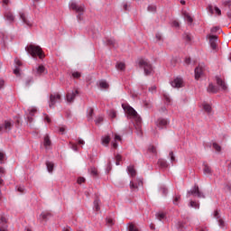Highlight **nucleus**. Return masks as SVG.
I'll list each match as a JSON object with an SVG mask.
<instances>
[{
    "instance_id": "nucleus-1",
    "label": "nucleus",
    "mask_w": 231,
    "mask_h": 231,
    "mask_svg": "<svg viewBox=\"0 0 231 231\" xmlns=\"http://www.w3.org/2000/svg\"><path fill=\"white\" fill-rule=\"evenodd\" d=\"M122 107H123L124 111H125V113H127L129 115L130 118H132V120H134V122H135V124L137 125V129H140V125L142 124V117H140V116H138V113L136 112V110H134V108H133L129 105L123 104Z\"/></svg>"
},
{
    "instance_id": "nucleus-2",
    "label": "nucleus",
    "mask_w": 231,
    "mask_h": 231,
    "mask_svg": "<svg viewBox=\"0 0 231 231\" xmlns=\"http://www.w3.org/2000/svg\"><path fill=\"white\" fill-rule=\"evenodd\" d=\"M25 50L29 55L33 57V59H35V57H39V59H44V52L39 45L30 44L25 47Z\"/></svg>"
},
{
    "instance_id": "nucleus-3",
    "label": "nucleus",
    "mask_w": 231,
    "mask_h": 231,
    "mask_svg": "<svg viewBox=\"0 0 231 231\" xmlns=\"http://www.w3.org/2000/svg\"><path fill=\"white\" fill-rule=\"evenodd\" d=\"M69 7L70 10H73L78 14L77 19L78 21H82V15H84V12H86V6L84 5H78L75 1H70L69 4Z\"/></svg>"
},
{
    "instance_id": "nucleus-4",
    "label": "nucleus",
    "mask_w": 231,
    "mask_h": 231,
    "mask_svg": "<svg viewBox=\"0 0 231 231\" xmlns=\"http://www.w3.org/2000/svg\"><path fill=\"white\" fill-rule=\"evenodd\" d=\"M139 66L143 69L144 75H146V77L152 73V64H151V61H149V60L141 59L139 60Z\"/></svg>"
},
{
    "instance_id": "nucleus-5",
    "label": "nucleus",
    "mask_w": 231,
    "mask_h": 231,
    "mask_svg": "<svg viewBox=\"0 0 231 231\" xmlns=\"http://www.w3.org/2000/svg\"><path fill=\"white\" fill-rule=\"evenodd\" d=\"M190 195L198 196L199 198H205V194H203V192L199 191V186H194L193 189H191L189 191H188L186 198H190Z\"/></svg>"
},
{
    "instance_id": "nucleus-6",
    "label": "nucleus",
    "mask_w": 231,
    "mask_h": 231,
    "mask_svg": "<svg viewBox=\"0 0 231 231\" xmlns=\"http://www.w3.org/2000/svg\"><path fill=\"white\" fill-rule=\"evenodd\" d=\"M207 39L209 41L211 50H217V35L208 34Z\"/></svg>"
},
{
    "instance_id": "nucleus-7",
    "label": "nucleus",
    "mask_w": 231,
    "mask_h": 231,
    "mask_svg": "<svg viewBox=\"0 0 231 231\" xmlns=\"http://www.w3.org/2000/svg\"><path fill=\"white\" fill-rule=\"evenodd\" d=\"M143 185L142 179H134L130 181V189L132 192H136L138 190V188Z\"/></svg>"
},
{
    "instance_id": "nucleus-8",
    "label": "nucleus",
    "mask_w": 231,
    "mask_h": 231,
    "mask_svg": "<svg viewBox=\"0 0 231 231\" xmlns=\"http://www.w3.org/2000/svg\"><path fill=\"white\" fill-rule=\"evenodd\" d=\"M12 127H14V122L13 121H5L3 125H0V133L5 129V133H8L12 131Z\"/></svg>"
},
{
    "instance_id": "nucleus-9",
    "label": "nucleus",
    "mask_w": 231,
    "mask_h": 231,
    "mask_svg": "<svg viewBox=\"0 0 231 231\" xmlns=\"http://www.w3.org/2000/svg\"><path fill=\"white\" fill-rule=\"evenodd\" d=\"M57 102H60V94H51L50 97L49 107H53Z\"/></svg>"
},
{
    "instance_id": "nucleus-10",
    "label": "nucleus",
    "mask_w": 231,
    "mask_h": 231,
    "mask_svg": "<svg viewBox=\"0 0 231 231\" xmlns=\"http://www.w3.org/2000/svg\"><path fill=\"white\" fill-rule=\"evenodd\" d=\"M51 217V212L50 211H43L42 212V214L39 216V221H41V223H46V221H48V219H50Z\"/></svg>"
},
{
    "instance_id": "nucleus-11",
    "label": "nucleus",
    "mask_w": 231,
    "mask_h": 231,
    "mask_svg": "<svg viewBox=\"0 0 231 231\" xmlns=\"http://www.w3.org/2000/svg\"><path fill=\"white\" fill-rule=\"evenodd\" d=\"M77 95H79V90L68 92L66 96L67 102H69V104L74 102Z\"/></svg>"
},
{
    "instance_id": "nucleus-12",
    "label": "nucleus",
    "mask_w": 231,
    "mask_h": 231,
    "mask_svg": "<svg viewBox=\"0 0 231 231\" xmlns=\"http://www.w3.org/2000/svg\"><path fill=\"white\" fill-rule=\"evenodd\" d=\"M171 88H183V79L176 78L170 82Z\"/></svg>"
},
{
    "instance_id": "nucleus-13",
    "label": "nucleus",
    "mask_w": 231,
    "mask_h": 231,
    "mask_svg": "<svg viewBox=\"0 0 231 231\" xmlns=\"http://www.w3.org/2000/svg\"><path fill=\"white\" fill-rule=\"evenodd\" d=\"M167 125H169V121L167 119L164 118H159L156 121V126L159 129H165V127H167Z\"/></svg>"
},
{
    "instance_id": "nucleus-14",
    "label": "nucleus",
    "mask_w": 231,
    "mask_h": 231,
    "mask_svg": "<svg viewBox=\"0 0 231 231\" xmlns=\"http://www.w3.org/2000/svg\"><path fill=\"white\" fill-rule=\"evenodd\" d=\"M14 63L15 69H14V73L16 77H19V75H21V66H23V62L19 59H15Z\"/></svg>"
},
{
    "instance_id": "nucleus-15",
    "label": "nucleus",
    "mask_w": 231,
    "mask_h": 231,
    "mask_svg": "<svg viewBox=\"0 0 231 231\" xmlns=\"http://www.w3.org/2000/svg\"><path fill=\"white\" fill-rule=\"evenodd\" d=\"M20 19L23 23V24H26V26H32L33 23L30 20H28V16L24 13H20Z\"/></svg>"
},
{
    "instance_id": "nucleus-16",
    "label": "nucleus",
    "mask_w": 231,
    "mask_h": 231,
    "mask_svg": "<svg viewBox=\"0 0 231 231\" xmlns=\"http://www.w3.org/2000/svg\"><path fill=\"white\" fill-rule=\"evenodd\" d=\"M27 115V120L29 122V124H32V122H33V116L35 115V113H37V108H31L29 110H27L26 112Z\"/></svg>"
},
{
    "instance_id": "nucleus-17",
    "label": "nucleus",
    "mask_w": 231,
    "mask_h": 231,
    "mask_svg": "<svg viewBox=\"0 0 231 231\" xmlns=\"http://www.w3.org/2000/svg\"><path fill=\"white\" fill-rule=\"evenodd\" d=\"M208 11L211 14H214V11H215V14H217V15H221V9H219V7H217V6H214L212 5H209L208 6Z\"/></svg>"
},
{
    "instance_id": "nucleus-18",
    "label": "nucleus",
    "mask_w": 231,
    "mask_h": 231,
    "mask_svg": "<svg viewBox=\"0 0 231 231\" xmlns=\"http://www.w3.org/2000/svg\"><path fill=\"white\" fill-rule=\"evenodd\" d=\"M48 73V70H46V68L44 66L40 65L36 68V71L34 75L41 76V75H46Z\"/></svg>"
},
{
    "instance_id": "nucleus-19",
    "label": "nucleus",
    "mask_w": 231,
    "mask_h": 231,
    "mask_svg": "<svg viewBox=\"0 0 231 231\" xmlns=\"http://www.w3.org/2000/svg\"><path fill=\"white\" fill-rule=\"evenodd\" d=\"M203 77V67L199 66L195 69V79L196 80H199Z\"/></svg>"
},
{
    "instance_id": "nucleus-20",
    "label": "nucleus",
    "mask_w": 231,
    "mask_h": 231,
    "mask_svg": "<svg viewBox=\"0 0 231 231\" xmlns=\"http://www.w3.org/2000/svg\"><path fill=\"white\" fill-rule=\"evenodd\" d=\"M4 17L6 21H9V23H14V21H15V16L14 15V13L10 11L5 12Z\"/></svg>"
},
{
    "instance_id": "nucleus-21",
    "label": "nucleus",
    "mask_w": 231,
    "mask_h": 231,
    "mask_svg": "<svg viewBox=\"0 0 231 231\" xmlns=\"http://www.w3.org/2000/svg\"><path fill=\"white\" fill-rule=\"evenodd\" d=\"M118 142H122V137H120V135L115 134L114 140L112 141L113 149H118Z\"/></svg>"
},
{
    "instance_id": "nucleus-22",
    "label": "nucleus",
    "mask_w": 231,
    "mask_h": 231,
    "mask_svg": "<svg viewBox=\"0 0 231 231\" xmlns=\"http://www.w3.org/2000/svg\"><path fill=\"white\" fill-rule=\"evenodd\" d=\"M214 217H216V219H218V226H220V228H225V220L219 218V211H215Z\"/></svg>"
},
{
    "instance_id": "nucleus-23",
    "label": "nucleus",
    "mask_w": 231,
    "mask_h": 231,
    "mask_svg": "<svg viewBox=\"0 0 231 231\" xmlns=\"http://www.w3.org/2000/svg\"><path fill=\"white\" fill-rule=\"evenodd\" d=\"M217 84L221 88L222 91H226V89H228V87H226L225 81L219 78H217Z\"/></svg>"
},
{
    "instance_id": "nucleus-24",
    "label": "nucleus",
    "mask_w": 231,
    "mask_h": 231,
    "mask_svg": "<svg viewBox=\"0 0 231 231\" xmlns=\"http://www.w3.org/2000/svg\"><path fill=\"white\" fill-rule=\"evenodd\" d=\"M109 142H111V137H109L108 135H105L101 138V143L105 147H107L109 145Z\"/></svg>"
},
{
    "instance_id": "nucleus-25",
    "label": "nucleus",
    "mask_w": 231,
    "mask_h": 231,
    "mask_svg": "<svg viewBox=\"0 0 231 231\" xmlns=\"http://www.w3.org/2000/svg\"><path fill=\"white\" fill-rule=\"evenodd\" d=\"M203 172L205 176H212V169L208 164H204Z\"/></svg>"
},
{
    "instance_id": "nucleus-26",
    "label": "nucleus",
    "mask_w": 231,
    "mask_h": 231,
    "mask_svg": "<svg viewBox=\"0 0 231 231\" xmlns=\"http://www.w3.org/2000/svg\"><path fill=\"white\" fill-rule=\"evenodd\" d=\"M127 172L129 174V176H131L132 178H134V176H136V170L134 169V166L130 165L127 167Z\"/></svg>"
},
{
    "instance_id": "nucleus-27",
    "label": "nucleus",
    "mask_w": 231,
    "mask_h": 231,
    "mask_svg": "<svg viewBox=\"0 0 231 231\" xmlns=\"http://www.w3.org/2000/svg\"><path fill=\"white\" fill-rule=\"evenodd\" d=\"M106 44L107 46H111L112 48H116L118 46L116 41L113 38L106 39Z\"/></svg>"
},
{
    "instance_id": "nucleus-28",
    "label": "nucleus",
    "mask_w": 231,
    "mask_h": 231,
    "mask_svg": "<svg viewBox=\"0 0 231 231\" xmlns=\"http://www.w3.org/2000/svg\"><path fill=\"white\" fill-rule=\"evenodd\" d=\"M208 93H217L218 88L214 84L210 83L207 88Z\"/></svg>"
},
{
    "instance_id": "nucleus-29",
    "label": "nucleus",
    "mask_w": 231,
    "mask_h": 231,
    "mask_svg": "<svg viewBox=\"0 0 231 231\" xmlns=\"http://www.w3.org/2000/svg\"><path fill=\"white\" fill-rule=\"evenodd\" d=\"M202 108L204 109V111L206 113H208V115H210L212 113V106L209 104H208V103L204 102L202 104Z\"/></svg>"
},
{
    "instance_id": "nucleus-30",
    "label": "nucleus",
    "mask_w": 231,
    "mask_h": 231,
    "mask_svg": "<svg viewBox=\"0 0 231 231\" xmlns=\"http://www.w3.org/2000/svg\"><path fill=\"white\" fill-rule=\"evenodd\" d=\"M158 165H159V167H161V169H167V167H169L167 161H165L163 159H160L158 161Z\"/></svg>"
},
{
    "instance_id": "nucleus-31",
    "label": "nucleus",
    "mask_w": 231,
    "mask_h": 231,
    "mask_svg": "<svg viewBox=\"0 0 231 231\" xmlns=\"http://www.w3.org/2000/svg\"><path fill=\"white\" fill-rule=\"evenodd\" d=\"M44 147L46 149H48V147H50V145H51V141L50 140V135H45L44 136Z\"/></svg>"
},
{
    "instance_id": "nucleus-32",
    "label": "nucleus",
    "mask_w": 231,
    "mask_h": 231,
    "mask_svg": "<svg viewBox=\"0 0 231 231\" xmlns=\"http://www.w3.org/2000/svg\"><path fill=\"white\" fill-rule=\"evenodd\" d=\"M116 69H119L120 71H124V69H125V63L120 61L117 62L116 65Z\"/></svg>"
},
{
    "instance_id": "nucleus-33",
    "label": "nucleus",
    "mask_w": 231,
    "mask_h": 231,
    "mask_svg": "<svg viewBox=\"0 0 231 231\" xmlns=\"http://www.w3.org/2000/svg\"><path fill=\"white\" fill-rule=\"evenodd\" d=\"M99 88H101V89H107V88H109V84L107 81L101 80L99 81Z\"/></svg>"
},
{
    "instance_id": "nucleus-34",
    "label": "nucleus",
    "mask_w": 231,
    "mask_h": 231,
    "mask_svg": "<svg viewBox=\"0 0 231 231\" xmlns=\"http://www.w3.org/2000/svg\"><path fill=\"white\" fill-rule=\"evenodd\" d=\"M189 207H191V208H199V202L190 200Z\"/></svg>"
},
{
    "instance_id": "nucleus-35",
    "label": "nucleus",
    "mask_w": 231,
    "mask_h": 231,
    "mask_svg": "<svg viewBox=\"0 0 231 231\" xmlns=\"http://www.w3.org/2000/svg\"><path fill=\"white\" fill-rule=\"evenodd\" d=\"M99 203H100V200H98V199L94 200V209L96 212H98V210H100Z\"/></svg>"
},
{
    "instance_id": "nucleus-36",
    "label": "nucleus",
    "mask_w": 231,
    "mask_h": 231,
    "mask_svg": "<svg viewBox=\"0 0 231 231\" xmlns=\"http://www.w3.org/2000/svg\"><path fill=\"white\" fill-rule=\"evenodd\" d=\"M184 19L185 21H187L188 23H189V24H191V23L194 21L190 14H189V13H184Z\"/></svg>"
},
{
    "instance_id": "nucleus-37",
    "label": "nucleus",
    "mask_w": 231,
    "mask_h": 231,
    "mask_svg": "<svg viewBox=\"0 0 231 231\" xmlns=\"http://www.w3.org/2000/svg\"><path fill=\"white\" fill-rule=\"evenodd\" d=\"M46 165H47L48 171L49 172H53V167H54L53 162H47Z\"/></svg>"
},
{
    "instance_id": "nucleus-38",
    "label": "nucleus",
    "mask_w": 231,
    "mask_h": 231,
    "mask_svg": "<svg viewBox=\"0 0 231 231\" xmlns=\"http://www.w3.org/2000/svg\"><path fill=\"white\" fill-rule=\"evenodd\" d=\"M147 10H148V12L154 14L156 12V5H148Z\"/></svg>"
},
{
    "instance_id": "nucleus-39",
    "label": "nucleus",
    "mask_w": 231,
    "mask_h": 231,
    "mask_svg": "<svg viewBox=\"0 0 231 231\" xmlns=\"http://www.w3.org/2000/svg\"><path fill=\"white\" fill-rule=\"evenodd\" d=\"M155 39L158 42H163V36L160 32L156 33Z\"/></svg>"
},
{
    "instance_id": "nucleus-40",
    "label": "nucleus",
    "mask_w": 231,
    "mask_h": 231,
    "mask_svg": "<svg viewBox=\"0 0 231 231\" xmlns=\"http://www.w3.org/2000/svg\"><path fill=\"white\" fill-rule=\"evenodd\" d=\"M93 113H94L93 108H88V120H93Z\"/></svg>"
},
{
    "instance_id": "nucleus-41",
    "label": "nucleus",
    "mask_w": 231,
    "mask_h": 231,
    "mask_svg": "<svg viewBox=\"0 0 231 231\" xmlns=\"http://www.w3.org/2000/svg\"><path fill=\"white\" fill-rule=\"evenodd\" d=\"M160 192L162 194V196H167L168 189L165 186H161Z\"/></svg>"
},
{
    "instance_id": "nucleus-42",
    "label": "nucleus",
    "mask_w": 231,
    "mask_h": 231,
    "mask_svg": "<svg viewBox=\"0 0 231 231\" xmlns=\"http://www.w3.org/2000/svg\"><path fill=\"white\" fill-rule=\"evenodd\" d=\"M213 149H215V151H217V152H220L221 146L217 143H213Z\"/></svg>"
},
{
    "instance_id": "nucleus-43",
    "label": "nucleus",
    "mask_w": 231,
    "mask_h": 231,
    "mask_svg": "<svg viewBox=\"0 0 231 231\" xmlns=\"http://www.w3.org/2000/svg\"><path fill=\"white\" fill-rule=\"evenodd\" d=\"M180 199H181V196H180V195H175V197H174V199H173V203H174L175 205H179Z\"/></svg>"
},
{
    "instance_id": "nucleus-44",
    "label": "nucleus",
    "mask_w": 231,
    "mask_h": 231,
    "mask_svg": "<svg viewBox=\"0 0 231 231\" xmlns=\"http://www.w3.org/2000/svg\"><path fill=\"white\" fill-rule=\"evenodd\" d=\"M156 217H157V219H159V221H162V219H165V214L164 213H157Z\"/></svg>"
},
{
    "instance_id": "nucleus-45",
    "label": "nucleus",
    "mask_w": 231,
    "mask_h": 231,
    "mask_svg": "<svg viewBox=\"0 0 231 231\" xmlns=\"http://www.w3.org/2000/svg\"><path fill=\"white\" fill-rule=\"evenodd\" d=\"M120 162H122V155H116V165H120Z\"/></svg>"
},
{
    "instance_id": "nucleus-46",
    "label": "nucleus",
    "mask_w": 231,
    "mask_h": 231,
    "mask_svg": "<svg viewBox=\"0 0 231 231\" xmlns=\"http://www.w3.org/2000/svg\"><path fill=\"white\" fill-rule=\"evenodd\" d=\"M106 225L108 226H113V225H115V220H113V218H106Z\"/></svg>"
},
{
    "instance_id": "nucleus-47",
    "label": "nucleus",
    "mask_w": 231,
    "mask_h": 231,
    "mask_svg": "<svg viewBox=\"0 0 231 231\" xmlns=\"http://www.w3.org/2000/svg\"><path fill=\"white\" fill-rule=\"evenodd\" d=\"M72 77H73V79H80L81 74L79 71H74V72H72Z\"/></svg>"
},
{
    "instance_id": "nucleus-48",
    "label": "nucleus",
    "mask_w": 231,
    "mask_h": 231,
    "mask_svg": "<svg viewBox=\"0 0 231 231\" xmlns=\"http://www.w3.org/2000/svg\"><path fill=\"white\" fill-rule=\"evenodd\" d=\"M163 98L166 101V104H171V97H169V94H163Z\"/></svg>"
},
{
    "instance_id": "nucleus-49",
    "label": "nucleus",
    "mask_w": 231,
    "mask_h": 231,
    "mask_svg": "<svg viewBox=\"0 0 231 231\" xmlns=\"http://www.w3.org/2000/svg\"><path fill=\"white\" fill-rule=\"evenodd\" d=\"M90 174L92 176H97V174H98V171H97V168H90Z\"/></svg>"
},
{
    "instance_id": "nucleus-50",
    "label": "nucleus",
    "mask_w": 231,
    "mask_h": 231,
    "mask_svg": "<svg viewBox=\"0 0 231 231\" xmlns=\"http://www.w3.org/2000/svg\"><path fill=\"white\" fill-rule=\"evenodd\" d=\"M221 29L217 26L211 28L210 32L211 33H217Z\"/></svg>"
},
{
    "instance_id": "nucleus-51",
    "label": "nucleus",
    "mask_w": 231,
    "mask_h": 231,
    "mask_svg": "<svg viewBox=\"0 0 231 231\" xmlns=\"http://www.w3.org/2000/svg\"><path fill=\"white\" fill-rule=\"evenodd\" d=\"M30 84H33V78H29L25 81V86H30Z\"/></svg>"
},
{
    "instance_id": "nucleus-52",
    "label": "nucleus",
    "mask_w": 231,
    "mask_h": 231,
    "mask_svg": "<svg viewBox=\"0 0 231 231\" xmlns=\"http://www.w3.org/2000/svg\"><path fill=\"white\" fill-rule=\"evenodd\" d=\"M169 156L171 157V162H176V157H174V152H171Z\"/></svg>"
},
{
    "instance_id": "nucleus-53",
    "label": "nucleus",
    "mask_w": 231,
    "mask_h": 231,
    "mask_svg": "<svg viewBox=\"0 0 231 231\" xmlns=\"http://www.w3.org/2000/svg\"><path fill=\"white\" fill-rule=\"evenodd\" d=\"M84 181H86V179H85L84 177H79V178L78 179V183H79V185H81V183H84Z\"/></svg>"
},
{
    "instance_id": "nucleus-54",
    "label": "nucleus",
    "mask_w": 231,
    "mask_h": 231,
    "mask_svg": "<svg viewBox=\"0 0 231 231\" xmlns=\"http://www.w3.org/2000/svg\"><path fill=\"white\" fill-rule=\"evenodd\" d=\"M184 37L188 42H190L192 41V37L190 36V34H185Z\"/></svg>"
},
{
    "instance_id": "nucleus-55",
    "label": "nucleus",
    "mask_w": 231,
    "mask_h": 231,
    "mask_svg": "<svg viewBox=\"0 0 231 231\" xmlns=\"http://www.w3.org/2000/svg\"><path fill=\"white\" fill-rule=\"evenodd\" d=\"M69 144H70V148L72 149V151H75V152L78 151L77 144H73V143H69Z\"/></svg>"
},
{
    "instance_id": "nucleus-56",
    "label": "nucleus",
    "mask_w": 231,
    "mask_h": 231,
    "mask_svg": "<svg viewBox=\"0 0 231 231\" xmlns=\"http://www.w3.org/2000/svg\"><path fill=\"white\" fill-rule=\"evenodd\" d=\"M149 91H150V93H155V92H156V86H152V87L149 88Z\"/></svg>"
},
{
    "instance_id": "nucleus-57",
    "label": "nucleus",
    "mask_w": 231,
    "mask_h": 231,
    "mask_svg": "<svg viewBox=\"0 0 231 231\" xmlns=\"http://www.w3.org/2000/svg\"><path fill=\"white\" fill-rule=\"evenodd\" d=\"M149 151H150V152H152L153 154H155V152H156V148H155L154 146H150V147H149Z\"/></svg>"
},
{
    "instance_id": "nucleus-58",
    "label": "nucleus",
    "mask_w": 231,
    "mask_h": 231,
    "mask_svg": "<svg viewBox=\"0 0 231 231\" xmlns=\"http://www.w3.org/2000/svg\"><path fill=\"white\" fill-rule=\"evenodd\" d=\"M144 106H145L147 109H149L150 107H152L151 102L144 101Z\"/></svg>"
},
{
    "instance_id": "nucleus-59",
    "label": "nucleus",
    "mask_w": 231,
    "mask_h": 231,
    "mask_svg": "<svg viewBox=\"0 0 231 231\" xmlns=\"http://www.w3.org/2000/svg\"><path fill=\"white\" fill-rule=\"evenodd\" d=\"M3 160H5V153L0 152V163H3Z\"/></svg>"
},
{
    "instance_id": "nucleus-60",
    "label": "nucleus",
    "mask_w": 231,
    "mask_h": 231,
    "mask_svg": "<svg viewBox=\"0 0 231 231\" xmlns=\"http://www.w3.org/2000/svg\"><path fill=\"white\" fill-rule=\"evenodd\" d=\"M172 26H174L175 28H180V23L178 21H174L172 23Z\"/></svg>"
},
{
    "instance_id": "nucleus-61",
    "label": "nucleus",
    "mask_w": 231,
    "mask_h": 231,
    "mask_svg": "<svg viewBox=\"0 0 231 231\" xmlns=\"http://www.w3.org/2000/svg\"><path fill=\"white\" fill-rule=\"evenodd\" d=\"M104 121V117H98L97 120H96V124L98 125L100 124L101 122Z\"/></svg>"
},
{
    "instance_id": "nucleus-62",
    "label": "nucleus",
    "mask_w": 231,
    "mask_h": 231,
    "mask_svg": "<svg viewBox=\"0 0 231 231\" xmlns=\"http://www.w3.org/2000/svg\"><path fill=\"white\" fill-rule=\"evenodd\" d=\"M110 116H111V118H116V112L111 111L110 112Z\"/></svg>"
},
{
    "instance_id": "nucleus-63",
    "label": "nucleus",
    "mask_w": 231,
    "mask_h": 231,
    "mask_svg": "<svg viewBox=\"0 0 231 231\" xmlns=\"http://www.w3.org/2000/svg\"><path fill=\"white\" fill-rule=\"evenodd\" d=\"M17 190H18V192L23 193V192H24V188H23V186H19V187L17 188Z\"/></svg>"
},
{
    "instance_id": "nucleus-64",
    "label": "nucleus",
    "mask_w": 231,
    "mask_h": 231,
    "mask_svg": "<svg viewBox=\"0 0 231 231\" xmlns=\"http://www.w3.org/2000/svg\"><path fill=\"white\" fill-rule=\"evenodd\" d=\"M44 120H45V122H47L48 124H50V122H51V119H50V116H48V115H45Z\"/></svg>"
}]
</instances>
